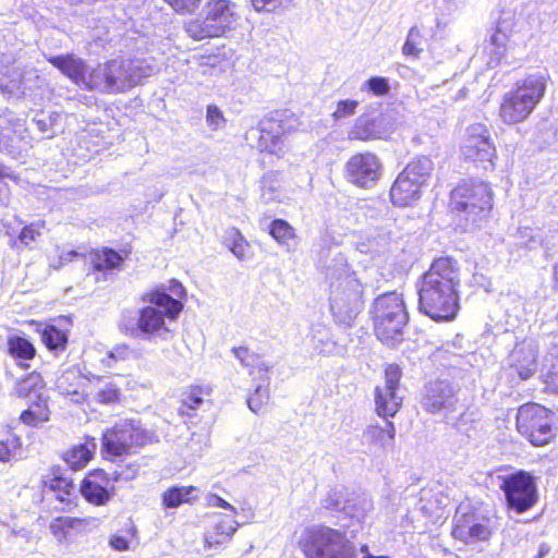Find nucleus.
<instances>
[{
	"mask_svg": "<svg viewBox=\"0 0 558 558\" xmlns=\"http://www.w3.org/2000/svg\"><path fill=\"white\" fill-rule=\"evenodd\" d=\"M460 267L451 257L435 259L418 288V308L435 322L452 320L459 310Z\"/></svg>",
	"mask_w": 558,
	"mask_h": 558,
	"instance_id": "f257e3e1",
	"label": "nucleus"
},
{
	"mask_svg": "<svg viewBox=\"0 0 558 558\" xmlns=\"http://www.w3.org/2000/svg\"><path fill=\"white\" fill-rule=\"evenodd\" d=\"M143 301L148 302L149 305L138 311L136 322L123 319L120 329L133 338L167 339L171 333L167 322L177 320L183 308L182 303L159 289L146 293Z\"/></svg>",
	"mask_w": 558,
	"mask_h": 558,
	"instance_id": "f03ea898",
	"label": "nucleus"
},
{
	"mask_svg": "<svg viewBox=\"0 0 558 558\" xmlns=\"http://www.w3.org/2000/svg\"><path fill=\"white\" fill-rule=\"evenodd\" d=\"M326 276L330 281V311L338 324L350 326L363 307L362 284L342 255L327 266Z\"/></svg>",
	"mask_w": 558,
	"mask_h": 558,
	"instance_id": "7ed1b4c3",
	"label": "nucleus"
},
{
	"mask_svg": "<svg viewBox=\"0 0 558 558\" xmlns=\"http://www.w3.org/2000/svg\"><path fill=\"white\" fill-rule=\"evenodd\" d=\"M154 71L153 62L145 58L113 59L96 66L95 90L125 93L149 77Z\"/></svg>",
	"mask_w": 558,
	"mask_h": 558,
	"instance_id": "20e7f679",
	"label": "nucleus"
},
{
	"mask_svg": "<svg viewBox=\"0 0 558 558\" xmlns=\"http://www.w3.org/2000/svg\"><path fill=\"white\" fill-rule=\"evenodd\" d=\"M547 87L546 76L541 73L530 74L517 81L513 88L501 99L499 118L508 125L527 120L543 99Z\"/></svg>",
	"mask_w": 558,
	"mask_h": 558,
	"instance_id": "39448f33",
	"label": "nucleus"
},
{
	"mask_svg": "<svg viewBox=\"0 0 558 558\" xmlns=\"http://www.w3.org/2000/svg\"><path fill=\"white\" fill-rule=\"evenodd\" d=\"M450 208L465 227H481L493 209V193L487 183L464 182L453 189Z\"/></svg>",
	"mask_w": 558,
	"mask_h": 558,
	"instance_id": "423d86ee",
	"label": "nucleus"
},
{
	"mask_svg": "<svg viewBox=\"0 0 558 558\" xmlns=\"http://www.w3.org/2000/svg\"><path fill=\"white\" fill-rule=\"evenodd\" d=\"M203 12L204 19L185 25L186 33L195 40L220 37L232 29L239 19L236 4L230 0H208Z\"/></svg>",
	"mask_w": 558,
	"mask_h": 558,
	"instance_id": "0eeeda50",
	"label": "nucleus"
},
{
	"mask_svg": "<svg viewBox=\"0 0 558 558\" xmlns=\"http://www.w3.org/2000/svg\"><path fill=\"white\" fill-rule=\"evenodd\" d=\"M373 319L377 338L387 344H393L402 335L408 322V313L400 294L390 292L375 299Z\"/></svg>",
	"mask_w": 558,
	"mask_h": 558,
	"instance_id": "6e6552de",
	"label": "nucleus"
},
{
	"mask_svg": "<svg viewBox=\"0 0 558 558\" xmlns=\"http://www.w3.org/2000/svg\"><path fill=\"white\" fill-rule=\"evenodd\" d=\"M158 441L155 433L145 429L140 421L121 420L102 435V450L107 459L130 454L136 448Z\"/></svg>",
	"mask_w": 558,
	"mask_h": 558,
	"instance_id": "1a4fd4ad",
	"label": "nucleus"
},
{
	"mask_svg": "<svg viewBox=\"0 0 558 558\" xmlns=\"http://www.w3.org/2000/svg\"><path fill=\"white\" fill-rule=\"evenodd\" d=\"M303 549L307 558H356L355 548L347 535L326 526L307 530Z\"/></svg>",
	"mask_w": 558,
	"mask_h": 558,
	"instance_id": "9d476101",
	"label": "nucleus"
},
{
	"mask_svg": "<svg viewBox=\"0 0 558 558\" xmlns=\"http://www.w3.org/2000/svg\"><path fill=\"white\" fill-rule=\"evenodd\" d=\"M296 117L288 111H276L260 120L250 135H257L256 147L260 151L278 155L283 150V137L298 130Z\"/></svg>",
	"mask_w": 558,
	"mask_h": 558,
	"instance_id": "9b49d317",
	"label": "nucleus"
},
{
	"mask_svg": "<svg viewBox=\"0 0 558 558\" xmlns=\"http://www.w3.org/2000/svg\"><path fill=\"white\" fill-rule=\"evenodd\" d=\"M553 413L537 403H525L517 413V429L533 446L549 444L554 437Z\"/></svg>",
	"mask_w": 558,
	"mask_h": 558,
	"instance_id": "f8f14e48",
	"label": "nucleus"
},
{
	"mask_svg": "<svg viewBox=\"0 0 558 558\" xmlns=\"http://www.w3.org/2000/svg\"><path fill=\"white\" fill-rule=\"evenodd\" d=\"M462 157L484 170H493L497 159V149L489 129L484 123L470 124L461 142Z\"/></svg>",
	"mask_w": 558,
	"mask_h": 558,
	"instance_id": "ddd939ff",
	"label": "nucleus"
},
{
	"mask_svg": "<svg viewBox=\"0 0 558 558\" xmlns=\"http://www.w3.org/2000/svg\"><path fill=\"white\" fill-rule=\"evenodd\" d=\"M457 392V387L448 380L430 381L425 387L422 405L432 414L444 413L446 422L457 426L464 414V407L459 402Z\"/></svg>",
	"mask_w": 558,
	"mask_h": 558,
	"instance_id": "4468645a",
	"label": "nucleus"
},
{
	"mask_svg": "<svg viewBox=\"0 0 558 558\" xmlns=\"http://www.w3.org/2000/svg\"><path fill=\"white\" fill-rule=\"evenodd\" d=\"M500 488L509 508L518 513L526 511L536 502V484L526 472L520 471L502 477Z\"/></svg>",
	"mask_w": 558,
	"mask_h": 558,
	"instance_id": "2eb2a0df",
	"label": "nucleus"
},
{
	"mask_svg": "<svg viewBox=\"0 0 558 558\" xmlns=\"http://www.w3.org/2000/svg\"><path fill=\"white\" fill-rule=\"evenodd\" d=\"M31 147L32 137L26 121L13 113L0 114V151L16 158Z\"/></svg>",
	"mask_w": 558,
	"mask_h": 558,
	"instance_id": "dca6fc26",
	"label": "nucleus"
},
{
	"mask_svg": "<svg viewBox=\"0 0 558 558\" xmlns=\"http://www.w3.org/2000/svg\"><path fill=\"white\" fill-rule=\"evenodd\" d=\"M401 369L396 364H390L385 369L383 386L375 388V411L379 416L392 417L400 410L403 396L400 388Z\"/></svg>",
	"mask_w": 558,
	"mask_h": 558,
	"instance_id": "f3484780",
	"label": "nucleus"
},
{
	"mask_svg": "<svg viewBox=\"0 0 558 558\" xmlns=\"http://www.w3.org/2000/svg\"><path fill=\"white\" fill-rule=\"evenodd\" d=\"M381 163L372 153L353 155L345 163V178L352 184L368 189L379 179Z\"/></svg>",
	"mask_w": 558,
	"mask_h": 558,
	"instance_id": "a211bd4d",
	"label": "nucleus"
},
{
	"mask_svg": "<svg viewBox=\"0 0 558 558\" xmlns=\"http://www.w3.org/2000/svg\"><path fill=\"white\" fill-rule=\"evenodd\" d=\"M47 60L77 86L88 90H95L94 81L96 80V68L89 69L83 59L68 53L52 56Z\"/></svg>",
	"mask_w": 558,
	"mask_h": 558,
	"instance_id": "6ab92c4d",
	"label": "nucleus"
},
{
	"mask_svg": "<svg viewBox=\"0 0 558 558\" xmlns=\"http://www.w3.org/2000/svg\"><path fill=\"white\" fill-rule=\"evenodd\" d=\"M80 490L89 504L104 506L112 498L114 486L108 472L95 470L83 480Z\"/></svg>",
	"mask_w": 558,
	"mask_h": 558,
	"instance_id": "aec40b11",
	"label": "nucleus"
},
{
	"mask_svg": "<svg viewBox=\"0 0 558 558\" xmlns=\"http://www.w3.org/2000/svg\"><path fill=\"white\" fill-rule=\"evenodd\" d=\"M348 490L344 487H336L328 492L326 497L322 500L324 508L332 511H343L347 515L352 518H360L369 508L367 500L361 501V507L348 497Z\"/></svg>",
	"mask_w": 558,
	"mask_h": 558,
	"instance_id": "412c9836",
	"label": "nucleus"
},
{
	"mask_svg": "<svg viewBox=\"0 0 558 558\" xmlns=\"http://www.w3.org/2000/svg\"><path fill=\"white\" fill-rule=\"evenodd\" d=\"M387 133L388 130L383 117L371 118L361 116L349 131L348 138L367 142L383 138Z\"/></svg>",
	"mask_w": 558,
	"mask_h": 558,
	"instance_id": "4be33fe9",
	"label": "nucleus"
},
{
	"mask_svg": "<svg viewBox=\"0 0 558 558\" xmlns=\"http://www.w3.org/2000/svg\"><path fill=\"white\" fill-rule=\"evenodd\" d=\"M421 190V185L401 172L390 189V199L396 206H410L420 199Z\"/></svg>",
	"mask_w": 558,
	"mask_h": 558,
	"instance_id": "5701e85b",
	"label": "nucleus"
},
{
	"mask_svg": "<svg viewBox=\"0 0 558 558\" xmlns=\"http://www.w3.org/2000/svg\"><path fill=\"white\" fill-rule=\"evenodd\" d=\"M537 349L533 343H522L511 353V363L521 379L530 378L537 367Z\"/></svg>",
	"mask_w": 558,
	"mask_h": 558,
	"instance_id": "b1692460",
	"label": "nucleus"
},
{
	"mask_svg": "<svg viewBox=\"0 0 558 558\" xmlns=\"http://www.w3.org/2000/svg\"><path fill=\"white\" fill-rule=\"evenodd\" d=\"M232 353L239 360L243 367L248 369V375L253 377V379L260 380L263 385L269 384V365L260 360V357L250 351L246 347H238L232 349Z\"/></svg>",
	"mask_w": 558,
	"mask_h": 558,
	"instance_id": "393cba45",
	"label": "nucleus"
},
{
	"mask_svg": "<svg viewBox=\"0 0 558 558\" xmlns=\"http://www.w3.org/2000/svg\"><path fill=\"white\" fill-rule=\"evenodd\" d=\"M396 427L391 421L386 420L385 425H368L363 432L364 441L372 447L387 450L395 442Z\"/></svg>",
	"mask_w": 558,
	"mask_h": 558,
	"instance_id": "a878e982",
	"label": "nucleus"
},
{
	"mask_svg": "<svg viewBox=\"0 0 558 558\" xmlns=\"http://www.w3.org/2000/svg\"><path fill=\"white\" fill-rule=\"evenodd\" d=\"M96 448L95 439L86 438L83 444L75 445L64 452L63 459L72 470H81L93 459Z\"/></svg>",
	"mask_w": 558,
	"mask_h": 558,
	"instance_id": "bb28decb",
	"label": "nucleus"
},
{
	"mask_svg": "<svg viewBox=\"0 0 558 558\" xmlns=\"http://www.w3.org/2000/svg\"><path fill=\"white\" fill-rule=\"evenodd\" d=\"M45 487L48 490L47 493L52 494L51 498L61 504L60 510L72 506L71 496L74 493V485L70 478L53 474L52 477L45 481Z\"/></svg>",
	"mask_w": 558,
	"mask_h": 558,
	"instance_id": "cd10ccee",
	"label": "nucleus"
},
{
	"mask_svg": "<svg viewBox=\"0 0 558 558\" xmlns=\"http://www.w3.org/2000/svg\"><path fill=\"white\" fill-rule=\"evenodd\" d=\"M86 378L90 383H96L97 390L95 391L94 399L105 405H113L121 400V388L112 380H104L101 377L89 374Z\"/></svg>",
	"mask_w": 558,
	"mask_h": 558,
	"instance_id": "c85d7f7f",
	"label": "nucleus"
},
{
	"mask_svg": "<svg viewBox=\"0 0 558 558\" xmlns=\"http://www.w3.org/2000/svg\"><path fill=\"white\" fill-rule=\"evenodd\" d=\"M433 170V161L426 156H420L409 162L402 173L423 187L429 180Z\"/></svg>",
	"mask_w": 558,
	"mask_h": 558,
	"instance_id": "c756f323",
	"label": "nucleus"
},
{
	"mask_svg": "<svg viewBox=\"0 0 558 558\" xmlns=\"http://www.w3.org/2000/svg\"><path fill=\"white\" fill-rule=\"evenodd\" d=\"M238 526L239 523L233 518H221L215 524L214 530L206 534V544L210 547L214 545H221L228 542L236 531Z\"/></svg>",
	"mask_w": 558,
	"mask_h": 558,
	"instance_id": "7c9ffc66",
	"label": "nucleus"
},
{
	"mask_svg": "<svg viewBox=\"0 0 558 558\" xmlns=\"http://www.w3.org/2000/svg\"><path fill=\"white\" fill-rule=\"evenodd\" d=\"M195 492H197L195 486H172L162 494V506L178 508L184 502H192L196 499V496H193Z\"/></svg>",
	"mask_w": 558,
	"mask_h": 558,
	"instance_id": "2f4dec72",
	"label": "nucleus"
},
{
	"mask_svg": "<svg viewBox=\"0 0 558 558\" xmlns=\"http://www.w3.org/2000/svg\"><path fill=\"white\" fill-rule=\"evenodd\" d=\"M122 262L123 257L111 248H102L92 255L93 268L97 271L118 269Z\"/></svg>",
	"mask_w": 558,
	"mask_h": 558,
	"instance_id": "473e14b6",
	"label": "nucleus"
},
{
	"mask_svg": "<svg viewBox=\"0 0 558 558\" xmlns=\"http://www.w3.org/2000/svg\"><path fill=\"white\" fill-rule=\"evenodd\" d=\"M134 350L128 344H117L100 359V364L105 368H114L118 364L133 359Z\"/></svg>",
	"mask_w": 558,
	"mask_h": 558,
	"instance_id": "72a5a7b5",
	"label": "nucleus"
},
{
	"mask_svg": "<svg viewBox=\"0 0 558 558\" xmlns=\"http://www.w3.org/2000/svg\"><path fill=\"white\" fill-rule=\"evenodd\" d=\"M21 446L20 437L14 433L8 430L0 435V462H9L14 459Z\"/></svg>",
	"mask_w": 558,
	"mask_h": 558,
	"instance_id": "f704fd0d",
	"label": "nucleus"
},
{
	"mask_svg": "<svg viewBox=\"0 0 558 558\" xmlns=\"http://www.w3.org/2000/svg\"><path fill=\"white\" fill-rule=\"evenodd\" d=\"M269 233L278 244L288 247H290L291 242L295 239L293 227L283 219H275L270 225Z\"/></svg>",
	"mask_w": 558,
	"mask_h": 558,
	"instance_id": "c9c22d12",
	"label": "nucleus"
},
{
	"mask_svg": "<svg viewBox=\"0 0 558 558\" xmlns=\"http://www.w3.org/2000/svg\"><path fill=\"white\" fill-rule=\"evenodd\" d=\"M83 522L84 520L80 518L58 517L50 522L49 529L59 542H63L66 538L68 531L80 527Z\"/></svg>",
	"mask_w": 558,
	"mask_h": 558,
	"instance_id": "e433bc0d",
	"label": "nucleus"
},
{
	"mask_svg": "<svg viewBox=\"0 0 558 558\" xmlns=\"http://www.w3.org/2000/svg\"><path fill=\"white\" fill-rule=\"evenodd\" d=\"M41 341L49 350L57 351L64 350L68 338L63 331L50 325L43 329Z\"/></svg>",
	"mask_w": 558,
	"mask_h": 558,
	"instance_id": "4c0bfd02",
	"label": "nucleus"
},
{
	"mask_svg": "<svg viewBox=\"0 0 558 558\" xmlns=\"http://www.w3.org/2000/svg\"><path fill=\"white\" fill-rule=\"evenodd\" d=\"M9 352L16 359L29 360L35 355L34 345L23 337H11L8 341Z\"/></svg>",
	"mask_w": 558,
	"mask_h": 558,
	"instance_id": "58836bf2",
	"label": "nucleus"
},
{
	"mask_svg": "<svg viewBox=\"0 0 558 558\" xmlns=\"http://www.w3.org/2000/svg\"><path fill=\"white\" fill-rule=\"evenodd\" d=\"M423 35L421 31L413 26L410 28L405 43L402 47V53L405 57L417 59L423 51Z\"/></svg>",
	"mask_w": 558,
	"mask_h": 558,
	"instance_id": "ea45409f",
	"label": "nucleus"
},
{
	"mask_svg": "<svg viewBox=\"0 0 558 558\" xmlns=\"http://www.w3.org/2000/svg\"><path fill=\"white\" fill-rule=\"evenodd\" d=\"M44 389V380L38 373H32L16 386V393L20 397H29L32 393L39 396Z\"/></svg>",
	"mask_w": 558,
	"mask_h": 558,
	"instance_id": "a19ab883",
	"label": "nucleus"
},
{
	"mask_svg": "<svg viewBox=\"0 0 558 558\" xmlns=\"http://www.w3.org/2000/svg\"><path fill=\"white\" fill-rule=\"evenodd\" d=\"M311 337L312 345L317 352L325 353L332 349L333 343L331 342L329 330L326 326H314L311 331Z\"/></svg>",
	"mask_w": 558,
	"mask_h": 558,
	"instance_id": "79ce46f5",
	"label": "nucleus"
},
{
	"mask_svg": "<svg viewBox=\"0 0 558 558\" xmlns=\"http://www.w3.org/2000/svg\"><path fill=\"white\" fill-rule=\"evenodd\" d=\"M262 199L266 204L281 202L280 184L274 174L265 175L262 182Z\"/></svg>",
	"mask_w": 558,
	"mask_h": 558,
	"instance_id": "37998d69",
	"label": "nucleus"
},
{
	"mask_svg": "<svg viewBox=\"0 0 558 558\" xmlns=\"http://www.w3.org/2000/svg\"><path fill=\"white\" fill-rule=\"evenodd\" d=\"M140 472V464L131 462L126 464H118L112 471L108 472L113 484L119 482L133 481Z\"/></svg>",
	"mask_w": 558,
	"mask_h": 558,
	"instance_id": "c03bdc74",
	"label": "nucleus"
},
{
	"mask_svg": "<svg viewBox=\"0 0 558 558\" xmlns=\"http://www.w3.org/2000/svg\"><path fill=\"white\" fill-rule=\"evenodd\" d=\"M228 240L232 241L230 251L239 259L243 260L250 257V244L236 229H231L228 232Z\"/></svg>",
	"mask_w": 558,
	"mask_h": 558,
	"instance_id": "a18cd8bd",
	"label": "nucleus"
},
{
	"mask_svg": "<svg viewBox=\"0 0 558 558\" xmlns=\"http://www.w3.org/2000/svg\"><path fill=\"white\" fill-rule=\"evenodd\" d=\"M269 401V390L267 385L259 384L253 395H251L246 402L248 409L255 414L260 413Z\"/></svg>",
	"mask_w": 558,
	"mask_h": 558,
	"instance_id": "49530a36",
	"label": "nucleus"
},
{
	"mask_svg": "<svg viewBox=\"0 0 558 558\" xmlns=\"http://www.w3.org/2000/svg\"><path fill=\"white\" fill-rule=\"evenodd\" d=\"M519 244L530 250L542 245L543 240L541 233L529 227H522L518 230Z\"/></svg>",
	"mask_w": 558,
	"mask_h": 558,
	"instance_id": "de8ad7c7",
	"label": "nucleus"
},
{
	"mask_svg": "<svg viewBox=\"0 0 558 558\" xmlns=\"http://www.w3.org/2000/svg\"><path fill=\"white\" fill-rule=\"evenodd\" d=\"M508 43V35L497 28L490 36L489 45L492 46V51L495 53L496 59L499 60L506 52Z\"/></svg>",
	"mask_w": 558,
	"mask_h": 558,
	"instance_id": "09e8293b",
	"label": "nucleus"
},
{
	"mask_svg": "<svg viewBox=\"0 0 558 558\" xmlns=\"http://www.w3.org/2000/svg\"><path fill=\"white\" fill-rule=\"evenodd\" d=\"M251 2L257 12H274L289 5L292 0H251Z\"/></svg>",
	"mask_w": 558,
	"mask_h": 558,
	"instance_id": "8fccbe9b",
	"label": "nucleus"
},
{
	"mask_svg": "<svg viewBox=\"0 0 558 558\" xmlns=\"http://www.w3.org/2000/svg\"><path fill=\"white\" fill-rule=\"evenodd\" d=\"M206 122L211 130L216 131L223 128L226 120L217 106L209 105L206 111Z\"/></svg>",
	"mask_w": 558,
	"mask_h": 558,
	"instance_id": "3c124183",
	"label": "nucleus"
},
{
	"mask_svg": "<svg viewBox=\"0 0 558 558\" xmlns=\"http://www.w3.org/2000/svg\"><path fill=\"white\" fill-rule=\"evenodd\" d=\"M359 102L352 99L340 100L332 113L336 120L353 116L356 111Z\"/></svg>",
	"mask_w": 558,
	"mask_h": 558,
	"instance_id": "603ef678",
	"label": "nucleus"
},
{
	"mask_svg": "<svg viewBox=\"0 0 558 558\" xmlns=\"http://www.w3.org/2000/svg\"><path fill=\"white\" fill-rule=\"evenodd\" d=\"M365 86L368 92L375 96H384L389 92L388 80L381 76H374L365 82Z\"/></svg>",
	"mask_w": 558,
	"mask_h": 558,
	"instance_id": "864d4df0",
	"label": "nucleus"
},
{
	"mask_svg": "<svg viewBox=\"0 0 558 558\" xmlns=\"http://www.w3.org/2000/svg\"><path fill=\"white\" fill-rule=\"evenodd\" d=\"M40 226L31 223L22 229L19 235V242L24 246H29L38 236H40Z\"/></svg>",
	"mask_w": 558,
	"mask_h": 558,
	"instance_id": "5fc2aeb1",
	"label": "nucleus"
},
{
	"mask_svg": "<svg viewBox=\"0 0 558 558\" xmlns=\"http://www.w3.org/2000/svg\"><path fill=\"white\" fill-rule=\"evenodd\" d=\"M178 13H192L198 5L201 0H165Z\"/></svg>",
	"mask_w": 558,
	"mask_h": 558,
	"instance_id": "6e6d98bb",
	"label": "nucleus"
},
{
	"mask_svg": "<svg viewBox=\"0 0 558 558\" xmlns=\"http://www.w3.org/2000/svg\"><path fill=\"white\" fill-rule=\"evenodd\" d=\"M77 377L76 373L73 371H66L62 374V376L58 379L57 386L59 390L63 395H73L78 396V392L75 387H72V385H68V383L72 379H75Z\"/></svg>",
	"mask_w": 558,
	"mask_h": 558,
	"instance_id": "4d7b16f0",
	"label": "nucleus"
},
{
	"mask_svg": "<svg viewBox=\"0 0 558 558\" xmlns=\"http://www.w3.org/2000/svg\"><path fill=\"white\" fill-rule=\"evenodd\" d=\"M468 535L471 536V543L488 538L489 530L481 523L472 524L468 527Z\"/></svg>",
	"mask_w": 558,
	"mask_h": 558,
	"instance_id": "13d9d810",
	"label": "nucleus"
},
{
	"mask_svg": "<svg viewBox=\"0 0 558 558\" xmlns=\"http://www.w3.org/2000/svg\"><path fill=\"white\" fill-rule=\"evenodd\" d=\"M203 403V398L199 396V392L192 391L185 396L183 399V404L181 408V413H185L190 415L187 410H195Z\"/></svg>",
	"mask_w": 558,
	"mask_h": 558,
	"instance_id": "bf43d9fd",
	"label": "nucleus"
},
{
	"mask_svg": "<svg viewBox=\"0 0 558 558\" xmlns=\"http://www.w3.org/2000/svg\"><path fill=\"white\" fill-rule=\"evenodd\" d=\"M206 504L209 507L222 508L229 510L232 514H236V509L231 504L215 494H208L206 496Z\"/></svg>",
	"mask_w": 558,
	"mask_h": 558,
	"instance_id": "052dcab7",
	"label": "nucleus"
},
{
	"mask_svg": "<svg viewBox=\"0 0 558 558\" xmlns=\"http://www.w3.org/2000/svg\"><path fill=\"white\" fill-rule=\"evenodd\" d=\"M21 420L27 425H36L39 422L47 421L48 416L43 411H40L39 414H36L33 410H26L21 414Z\"/></svg>",
	"mask_w": 558,
	"mask_h": 558,
	"instance_id": "680f3d73",
	"label": "nucleus"
},
{
	"mask_svg": "<svg viewBox=\"0 0 558 558\" xmlns=\"http://www.w3.org/2000/svg\"><path fill=\"white\" fill-rule=\"evenodd\" d=\"M109 545L119 551H124L129 549V541L120 535H112L109 539Z\"/></svg>",
	"mask_w": 558,
	"mask_h": 558,
	"instance_id": "e2e57ef3",
	"label": "nucleus"
},
{
	"mask_svg": "<svg viewBox=\"0 0 558 558\" xmlns=\"http://www.w3.org/2000/svg\"><path fill=\"white\" fill-rule=\"evenodd\" d=\"M468 527L469 525L457 524L452 530L453 537L461 539L464 543H471V536L468 535Z\"/></svg>",
	"mask_w": 558,
	"mask_h": 558,
	"instance_id": "0e129e2a",
	"label": "nucleus"
},
{
	"mask_svg": "<svg viewBox=\"0 0 558 558\" xmlns=\"http://www.w3.org/2000/svg\"><path fill=\"white\" fill-rule=\"evenodd\" d=\"M168 290L170 291V293L172 295L178 296V298L182 296L185 292L183 286L177 280L171 281Z\"/></svg>",
	"mask_w": 558,
	"mask_h": 558,
	"instance_id": "69168bd1",
	"label": "nucleus"
},
{
	"mask_svg": "<svg viewBox=\"0 0 558 558\" xmlns=\"http://www.w3.org/2000/svg\"><path fill=\"white\" fill-rule=\"evenodd\" d=\"M549 553V547L546 544H542L538 549V555L536 558H543Z\"/></svg>",
	"mask_w": 558,
	"mask_h": 558,
	"instance_id": "338daca9",
	"label": "nucleus"
},
{
	"mask_svg": "<svg viewBox=\"0 0 558 558\" xmlns=\"http://www.w3.org/2000/svg\"><path fill=\"white\" fill-rule=\"evenodd\" d=\"M555 288L558 289V262L554 265Z\"/></svg>",
	"mask_w": 558,
	"mask_h": 558,
	"instance_id": "774afa93",
	"label": "nucleus"
}]
</instances>
